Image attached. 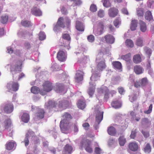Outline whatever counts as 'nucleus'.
I'll return each mask as SVG.
<instances>
[{"label":"nucleus","instance_id":"f257e3e1","mask_svg":"<svg viewBox=\"0 0 154 154\" xmlns=\"http://www.w3.org/2000/svg\"><path fill=\"white\" fill-rule=\"evenodd\" d=\"M110 54L109 51L108 49L104 48L101 49V52L98 53L96 58V62L98 63L97 67L99 71H102L106 67L105 60L103 57V55L106 54L109 56Z\"/></svg>","mask_w":154,"mask_h":154},{"label":"nucleus","instance_id":"f03ea898","mask_svg":"<svg viewBox=\"0 0 154 154\" xmlns=\"http://www.w3.org/2000/svg\"><path fill=\"white\" fill-rule=\"evenodd\" d=\"M72 118L70 114L67 112H65L62 116L60 127L63 133H65V131L69 128L70 120Z\"/></svg>","mask_w":154,"mask_h":154},{"label":"nucleus","instance_id":"7ed1b4c3","mask_svg":"<svg viewBox=\"0 0 154 154\" xmlns=\"http://www.w3.org/2000/svg\"><path fill=\"white\" fill-rule=\"evenodd\" d=\"M92 75L90 78L91 82H89V87L88 90V93L90 97H91L94 92L95 85L93 83V82H95L99 79L100 75L99 73L94 72H92Z\"/></svg>","mask_w":154,"mask_h":154},{"label":"nucleus","instance_id":"20e7f679","mask_svg":"<svg viewBox=\"0 0 154 154\" xmlns=\"http://www.w3.org/2000/svg\"><path fill=\"white\" fill-rule=\"evenodd\" d=\"M30 137H32V140L34 141L35 144L38 143L39 142V140L36 136H35L34 132L29 130L26 134L24 140L22 141V142L24 143L26 146H27L29 145V139Z\"/></svg>","mask_w":154,"mask_h":154},{"label":"nucleus","instance_id":"39448f33","mask_svg":"<svg viewBox=\"0 0 154 154\" xmlns=\"http://www.w3.org/2000/svg\"><path fill=\"white\" fill-rule=\"evenodd\" d=\"M31 108L32 111L34 110L35 109L37 111L34 118L35 120L41 119L44 117L45 112L43 109L38 108L34 106H32Z\"/></svg>","mask_w":154,"mask_h":154},{"label":"nucleus","instance_id":"423d86ee","mask_svg":"<svg viewBox=\"0 0 154 154\" xmlns=\"http://www.w3.org/2000/svg\"><path fill=\"white\" fill-rule=\"evenodd\" d=\"M43 89L40 91V94L44 95L46 94V92L51 91L53 88L52 84L49 81L45 82L43 84Z\"/></svg>","mask_w":154,"mask_h":154},{"label":"nucleus","instance_id":"0eeeda50","mask_svg":"<svg viewBox=\"0 0 154 154\" xmlns=\"http://www.w3.org/2000/svg\"><path fill=\"white\" fill-rule=\"evenodd\" d=\"M103 112L99 110L97 111L96 116V121L94 127L96 130L99 128V125L102 120Z\"/></svg>","mask_w":154,"mask_h":154},{"label":"nucleus","instance_id":"6e6552de","mask_svg":"<svg viewBox=\"0 0 154 154\" xmlns=\"http://www.w3.org/2000/svg\"><path fill=\"white\" fill-rule=\"evenodd\" d=\"M22 64V62L19 61L17 62L15 65H11V66L10 71L13 75V78L14 77L15 74L21 71V66Z\"/></svg>","mask_w":154,"mask_h":154},{"label":"nucleus","instance_id":"1a4fd4ad","mask_svg":"<svg viewBox=\"0 0 154 154\" xmlns=\"http://www.w3.org/2000/svg\"><path fill=\"white\" fill-rule=\"evenodd\" d=\"M103 29V23L102 22H100L98 23L97 28L94 29L93 32L95 35L99 36L102 34Z\"/></svg>","mask_w":154,"mask_h":154},{"label":"nucleus","instance_id":"9d476101","mask_svg":"<svg viewBox=\"0 0 154 154\" xmlns=\"http://www.w3.org/2000/svg\"><path fill=\"white\" fill-rule=\"evenodd\" d=\"M0 109L1 110L3 109L5 112L10 113L13 111L14 107L11 103H7L1 105L0 106Z\"/></svg>","mask_w":154,"mask_h":154},{"label":"nucleus","instance_id":"9b49d317","mask_svg":"<svg viewBox=\"0 0 154 154\" xmlns=\"http://www.w3.org/2000/svg\"><path fill=\"white\" fill-rule=\"evenodd\" d=\"M97 92L100 94H103L104 95V98L106 100H107L109 98V90L105 86H104L100 88L97 89Z\"/></svg>","mask_w":154,"mask_h":154},{"label":"nucleus","instance_id":"f8f14e48","mask_svg":"<svg viewBox=\"0 0 154 154\" xmlns=\"http://www.w3.org/2000/svg\"><path fill=\"white\" fill-rule=\"evenodd\" d=\"M19 87V85L17 82H13L12 84L9 83L8 84L7 88L8 91L11 92L12 91H17Z\"/></svg>","mask_w":154,"mask_h":154},{"label":"nucleus","instance_id":"ddd939ff","mask_svg":"<svg viewBox=\"0 0 154 154\" xmlns=\"http://www.w3.org/2000/svg\"><path fill=\"white\" fill-rule=\"evenodd\" d=\"M57 58L61 62L65 61L67 58L66 53L64 51L60 50L57 53Z\"/></svg>","mask_w":154,"mask_h":154},{"label":"nucleus","instance_id":"4468645a","mask_svg":"<svg viewBox=\"0 0 154 154\" xmlns=\"http://www.w3.org/2000/svg\"><path fill=\"white\" fill-rule=\"evenodd\" d=\"M148 83V80L146 78L142 79L139 82H136L134 84V86L136 88L143 87L146 86Z\"/></svg>","mask_w":154,"mask_h":154},{"label":"nucleus","instance_id":"2eb2a0df","mask_svg":"<svg viewBox=\"0 0 154 154\" xmlns=\"http://www.w3.org/2000/svg\"><path fill=\"white\" fill-rule=\"evenodd\" d=\"M57 104V103L54 101L49 100L47 103H45V107L47 109L51 110V109L55 107Z\"/></svg>","mask_w":154,"mask_h":154},{"label":"nucleus","instance_id":"dca6fc26","mask_svg":"<svg viewBox=\"0 0 154 154\" xmlns=\"http://www.w3.org/2000/svg\"><path fill=\"white\" fill-rule=\"evenodd\" d=\"M84 73L83 71L78 70L75 75V79L77 82H79L83 79Z\"/></svg>","mask_w":154,"mask_h":154},{"label":"nucleus","instance_id":"f3484780","mask_svg":"<svg viewBox=\"0 0 154 154\" xmlns=\"http://www.w3.org/2000/svg\"><path fill=\"white\" fill-rule=\"evenodd\" d=\"M141 124L142 128H146L150 125L151 121L148 118H144L142 119Z\"/></svg>","mask_w":154,"mask_h":154},{"label":"nucleus","instance_id":"a211bd4d","mask_svg":"<svg viewBox=\"0 0 154 154\" xmlns=\"http://www.w3.org/2000/svg\"><path fill=\"white\" fill-rule=\"evenodd\" d=\"M106 42L109 44H113L114 42L115 38L111 35H107L104 37Z\"/></svg>","mask_w":154,"mask_h":154},{"label":"nucleus","instance_id":"6ab92c4d","mask_svg":"<svg viewBox=\"0 0 154 154\" xmlns=\"http://www.w3.org/2000/svg\"><path fill=\"white\" fill-rule=\"evenodd\" d=\"M72 150V146L67 144L64 148L63 154H70Z\"/></svg>","mask_w":154,"mask_h":154},{"label":"nucleus","instance_id":"aec40b11","mask_svg":"<svg viewBox=\"0 0 154 154\" xmlns=\"http://www.w3.org/2000/svg\"><path fill=\"white\" fill-rule=\"evenodd\" d=\"M55 91L58 93H64L66 91H64V87L63 85L61 84H57L55 88Z\"/></svg>","mask_w":154,"mask_h":154},{"label":"nucleus","instance_id":"412c9836","mask_svg":"<svg viewBox=\"0 0 154 154\" xmlns=\"http://www.w3.org/2000/svg\"><path fill=\"white\" fill-rule=\"evenodd\" d=\"M118 10L116 8H113L109 10L108 14L109 17H115L118 13Z\"/></svg>","mask_w":154,"mask_h":154},{"label":"nucleus","instance_id":"4be33fe9","mask_svg":"<svg viewBox=\"0 0 154 154\" xmlns=\"http://www.w3.org/2000/svg\"><path fill=\"white\" fill-rule=\"evenodd\" d=\"M134 71L137 74H140L143 73V68L139 65H136L134 67Z\"/></svg>","mask_w":154,"mask_h":154},{"label":"nucleus","instance_id":"5701e85b","mask_svg":"<svg viewBox=\"0 0 154 154\" xmlns=\"http://www.w3.org/2000/svg\"><path fill=\"white\" fill-rule=\"evenodd\" d=\"M90 145V143L86 141L84 143V144H82V147H83L85 145V149L86 151L89 153H91L93 152V149L91 147Z\"/></svg>","mask_w":154,"mask_h":154},{"label":"nucleus","instance_id":"b1692460","mask_svg":"<svg viewBox=\"0 0 154 154\" xmlns=\"http://www.w3.org/2000/svg\"><path fill=\"white\" fill-rule=\"evenodd\" d=\"M16 146V144L14 141L7 142L6 144V149L8 150L13 149Z\"/></svg>","mask_w":154,"mask_h":154},{"label":"nucleus","instance_id":"393cba45","mask_svg":"<svg viewBox=\"0 0 154 154\" xmlns=\"http://www.w3.org/2000/svg\"><path fill=\"white\" fill-rule=\"evenodd\" d=\"M62 38L66 40L67 41V43H66L64 46L65 47L66 46L67 47V48L69 50V48H68V46H67V45H69L70 43V41L71 40V38L69 35L68 34H63L62 35Z\"/></svg>","mask_w":154,"mask_h":154},{"label":"nucleus","instance_id":"a878e982","mask_svg":"<svg viewBox=\"0 0 154 154\" xmlns=\"http://www.w3.org/2000/svg\"><path fill=\"white\" fill-rule=\"evenodd\" d=\"M11 122L10 119H5L2 124L3 126L5 129H9L11 126Z\"/></svg>","mask_w":154,"mask_h":154},{"label":"nucleus","instance_id":"bb28decb","mask_svg":"<svg viewBox=\"0 0 154 154\" xmlns=\"http://www.w3.org/2000/svg\"><path fill=\"white\" fill-rule=\"evenodd\" d=\"M138 145L136 142H132L129 144V148L132 151H136L138 149Z\"/></svg>","mask_w":154,"mask_h":154},{"label":"nucleus","instance_id":"cd10ccee","mask_svg":"<svg viewBox=\"0 0 154 154\" xmlns=\"http://www.w3.org/2000/svg\"><path fill=\"white\" fill-rule=\"evenodd\" d=\"M32 13L35 16H40L42 14L41 11L36 7H34L31 10Z\"/></svg>","mask_w":154,"mask_h":154},{"label":"nucleus","instance_id":"c85d7f7f","mask_svg":"<svg viewBox=\"0 0 154 154\" xmlns=\"http://www.w3.org/2000/svg\"><path fill=\"white\" fill-rule=\"evenodd\" d=\"M139 23L141 31L143 32H145L147 29V26L146 23L141 20H140Z\"/></svg>","mask_w":154,"mask_h":154},{"label":"nucleus","instance_id":"c756f323","mask_svg":"<svg viewBox=\"0 0 154 154\" xmlns=\"http://www.w3.org/2000/svg\"><path fill=\"white\" fill-rule=\"evenodd\" d=\"M76 29L79 31H83L84 30V26L83 24L79 21H76Z\"/></svg>","mask_w":154,"mask_h":154},{"label":"nucleus","instance_id":"7c9ffc66","mask_svg":"<svg viewBox=\"0 0 154 154\" xmlns=\"http://www.w3.org/2000/svg\"><path fill=\"white\" fill-rule=\"evenodd\" d=\"M133 60V62L136 64L139 63L142 61L141 58L139 54H137L134 55Z\"/></svg>","mask_w":154,"mask_h":154},{"label":"nucleus","instance_id":"2f4dec72","mask_svg":"<svg viewBox=\"0 0 154 154\" xmlns=\"http://www.w3.org/2000/svg\"><path fill=\"white\" fill-rule=\"evenodd\" d=\"M112 64L115 69L122 71V64L120 62L118 61H114L112 63Z\"/></svg>","mask_w":154,"mask_h":154},{"label":"nucleus","instance_id":"473e14b6","mask_svg":"<svg viewBox=\"0 0 154 154\" xmlns=\"http://www.w3.org/2000/svg\"><path fill=\"white\" fill-rule=\"evenodd\" d=\"M7 52L9 54H11L14 52L16 55L19 56L22 53L20 50H17L15 51H14L13 49H12V48L10 47H8L7 48Z\"/></svg>","mask_w":154,"mask_h":154},{"label":"nucleus","instance_id":"72a5a7b5","mask_svg":"<svg viewBox=\"0 0 154 154\" xmlns=\"http://www.w3.org/2000/svg\"><path fill=\"white\" fill-rule=\"evenodd\" d=\"M145 19L149 21H153V17L151 11H147L145 15Z\"/></svg>","mask_w":154,"mask_h":154},{"label":"nucleus","instance_id":"f704fd0d","mask_svg":"<svg viewBox=\"0 0 154 154\" xmlns=\"http://www.w3.org/2000/svg\"><path fill=\"white\" fill-rule=\"evenodd\" d=\"M112 107L115 109H118L121 107L122 104L121 102L118 100L114 101L111 103Z\"/></svg>","mask_w":154,"mask_h":154},{"label":"nucleus","instance_id":"c9c22d12","mask_svg":"<svg viewBox=\"0 0 154 154\" xmlns=\"http://www.w3.org/2000/svg\"><path fill=\"white\" fill-rule=\"evenodd\" d=\"M22 120L25 123H27L29 119V115L26 113H23L21 117Z\"/></svg>","mask_w":154,"mask_h":154},{"label":"nucleus","instance_id":"e433bc0d","mask_svg":"<svg viewBox=\"0 0 154 154\" xmlns=\"http://www.w3.org/2000/svg\"><path fill=\"white\" fill-rule=\"evenodd\" d=\"M131 54L129 53L125 55L122 56L121 58L123 60H125L127 62L130 63L131 62Z\"/></svg>","mask_w":154,"mask_h":154},{"label":"nucleus","instance_id":"4c0bfd02","mask_svg":"<svg viewBox=\"0 0 154 154\" xmlns=\"http://www.w3.org/2000/svg\"><path fill=\"white\" fill-rule=\"evenodd\" d=\"M137 23L138 21L137 20H134L131 21V30L134 31L136 29Z\"/></svg>","mask_w":154,"mask_h":154},{"label":"nucleus","instance_id":"58836bf2","mask_svg":"<svg viewBox=\"0 0 154 154\" xmlns=\"http://www.w3.org/2000/svg\"><path fill=\"white\" fill-rule=\"evenodd\" d=\"M21 24L25 27H29L32 26L31 22L28 20H22L21 22Z\"/></svg>","mask_w":154,"mask_h":154},{"label":"nucleus","instance_id":"ea45409f","mask_svg":"<svg viewBox=\"0 0 154 154\" xmlns=\"http://www.w3.org/2000/svg\"><path fill=\"white\" fill-rule=\"evenodd\" d=\"M108 132L110 135L114 136L116 133V131L114 127L111 126L108 128Z\"/></svg>","mask_w":154,"mask_h":154},{"label":"nucleus","instance_id":"a19ab883","mask_svg":"<svg viewBox=\"0 0 154 154\" xmlns=\"http://www.w3.org/2000/svg\"><path fill=\"white\" fill-rule=\"evenodd\" d=\"M68 106V102L66 101L63 100L59 102L58 107L60 108H65Z\"/></svg>","mask_w":154,"mask_h":154},{"label":"nucleus","instance_id":"79ce46f5","mask_svg":"<svg viewBox=\"0 0 154 154\" xmlns=\"http://www.w3.org/2000/svg\"><path fill=\"white\" fill-rule=\"evenodd\" d=\"M77 106L79 108L83 109L85 107L86 104L84 101L82 100H79Z\"/></svg>","mask_w":154,"mask_h":154},{"label":"nucleus","instance_id":"37998d69","mask_svg":"<svg viewBox=\"0 0 154 154\" xmlns=\"http://www.w3.org/2000/svg\"><path fill=\"white\" fill-rule=\"evenodd\" d=\"M137 15L138 17H143L144 13L143 8H137Z\"/></svg>","mask_w":154,"mask_h":154},{"label":"nucleus","instance_id":"c03bdc74","mask_svg":"<svg viewBox=\"0 0 154 154\" xmlns=\"http://www.w3.org/2000/svg\"><path fill=\"white\" fill-rule=\"evenodd\" d=\"M119 144L121 146H124L126 142V140L123 136L120 137L119 139Z\"/></svg>","mask_w":154,"mask_h":154},{"label":"nucleus","instance_id":"a18cd8bd","mask_svg":"<svg viewBox=\"0 0 154 154\" xmlns=\"http://www.w3.org/2000/svg\"><path fill=\"white\" fill-rule=\"evenodd\" d=\"M18 34L19 35H20L21 36L23 37H25V34H26L28 35H29V37L30 36H32V33H29V32H27L26 31H22V30H20L18 33Z\"/></svg>","mask_w":154,"mask_h":154},{"label":"nucleus","instance_id":"49530a36","mask_svg":"<svg viewBox=\"0 0 154 154\" xmlns=\"http://www.w3.org/2000/svg\"><path fill=\"white\" fill-rule=\"evenodd\" d=\"M63 18L62 17L59 18L57 21V24L61 28H63L65 27L64 23L63 22Z\"/></svg>","mask_w":154,"mask_h":154},{"label":"nucleus","instance_id":"de8ad7c7","mask_svg":"<svg viewBox=\"0 0 154 154\" xmlns=\"http://www.w3.org/2000/svg\"><path fill=\"white\" fill-rule=\"evenodd\" d=\"M31 92L35 94H38V93H40V90L39 88L35 86L32 87L31 89Z\"/></svg>","mask_w":154,"mask_h":154},{"label":"nucleus","instance_id":"09e8293b","mask_svg":"<svg viewBox=\"0 0 154 154\" xmlns=\"http://www.w3.org/2000/svg\"><path fill=\"white\" fill-rule=\"evenodd\" d=\"M144 50L145 51V52L149 58L152 53V51L151 49L148 47H145L144 48Z\"/></svg>","mask_w":154,"mask_h":154},{"label":"nucleus","instance_id":"8fccbe9b","mask_svg":"<svg viewBox=\"0 0 154 154\" xmlns=\"http://www.w3.org/2000/svg\"><path fill=\"white\" fill-rule=\"evenodd\" d=\"M114 25L116 28H118L121 23V20L119 18H116L113 22Z\"/></svg>","mask_w":154,"mask_h":154},{"label":"nucleus","instance_id":"3c124183","mask_svg":"<svg viewBox=\"0 0 154 154\" xmlns=\"http://www.w3.org/2000/svg\"><path fill=\"white\" fill-rule=\"evenodd\" d=\"M8 17L7 15H4L1 17L0 20L1 22L3 24L6 23L8 20Z\"/></svg>","mask_w":154,"mask_h":154},{"label":"nucleus","instance_id":"603ef678","mask_svg":"<svg viewBox=\"0 0 154 154\" xmlns=\"http://www.w3.org/2000/svg\"><path fill=\"white\" fill-rule=\"evenodd\" d=\"M126 45L128 47L132 48L134 46V44L133 41L131 39H128L125 41Z\"/></svg>","mask_w":154,"mask_h":154},{"label":"nucleus","instance_id":"864d4df0","mask_svg":"<svg viewBox=\"0 0 154 154\" xmlns=\"http://www.w3.org/2000/svg\"><path fill=\"white\" fill-rule=\"evenodd\" d=\"M136 45L142 47L143 46V40L142 38H139L136 40Z\"/></svg>","mask_w":154,"mask_h":154},{"label":"nucleus","instance_id":"5fc2aeb1","mask_svg":"<svg viewBox=\"0 0 154 154\" xmlns=\"http://www.w3.org/2000/svg\"><path fill=\"white\" fill-rule=\"evenodd\" d=\"M145 152L149 153L151 151V147L149 143H147L144 148Z\"/></svg>","mask_w":154,"mask_h":154},{"label":"nucleus","instance_id":"6e6d98bb","mask_svg":"<svg viewBox=\"0 0 154 154\" xmlns=\"http://www.w3.org/2000/svg\"><path fill=\"white\" fill-rule=\"evenodd\" d=\"M39 38L41 40H43L46 38V35L45 33L42 32H40L39 34Z\"/></svg>","mask_w":154,"mask_h":154},{"label":"nucleus","instance_id":"4d7b16f0","mask_svg":"<svg viewBox=\"0 0 154 154\" xmlns=\"http://www.w3.org/2000/svg\"><path fill=\"white\" fill-rule=\"evenodd\" d=\"M49 133L51 134H53L54 137V139L57 138V132L55 130V128H53L52 130H50L48 131Z\"/></svg>","mask_w":154,"mask_h":154},{"label":"nucleus","instance_id":"13d9d810","mask_svg":"<svg viewBox=\"0 0 154 154\" xmlns=\"http://www.w3.org/2000/svg\"><path fill=\"white\" fill-rule=\"evenodd\" d=\"M103 5L106 8L109 7L111 6L109 0H103Z\"/></svg>","mask_w":154,"mask_h":154},{"label":"nucleus","instance_id":"bf43d9fd","mask_svg":"<svg viewBox=\"0 0 154 154\" xmlns=\"http://www.w3.org/2000/svg\"><path fill=\"white\" fill-rule=\"evenodd\" d=\"M152 105L151 104L149 106V108L148 110H145L144 111V112L145 114H150L152 112Z\"/></svg>","mask_w":154,"mask_h":154},{"label":"nucleus","instance_id":"052dcab7","mask_svg":"<svg viewBox=\"0 0 154 154\" xmlns=\"http://www.w3.org/2000/svg\"><path fill=\"white\" fill-rule=\"evenodd\" d=\"M88 41L90 42H93L94 41V37L92 35H89L87 37Z\"/></svg>","mask_w":154,"mask_h":154},{"label":"nucleus","instance_id":"680f3d73","mask_svg":"<svg viewBox=\"0 0 154 154\" xmlns=\"http://www.w3.org/2000/svg\"><path fill=\"white\" fill-rule=\"evenodd\" d=\"M74 3L72 5L73 6L75 5H79L82 4V2L81 0H75Z\"/></svg>","mask_w":154,"mask_h":154},{"label":"nucleus","instance_id":"e2e57ef3","mask_svg":"<svg viewBox=\"0 0 154 154\" xmlns=\"http://www.w3.org/2000/svg\"><path fill=\"white\" fill-rule=\"evenodd\" d=\"M24 47L27 49H30L31 47L30 43L27 42H25L24 44Z\"/></svg>","mask_w":154,"mask_h":154},{"label":"nucleus","instance_id":"0e129e2a","mask_svg":"<svg viewBox=\"0 0 154 154\" xmlns=\"http://www.w3.org/2000/svg\"><path fill=\"white\" fill-rule=\"evenodd\" d=\"M90 10L93 12H94L97 10L96 6L94 5H92L90 7Z\"/></svg>","mask_w":154,"mask_h":154},{"label":"nucleus","instance_id":"69168bd1","mask_svg":"<svg viewBox=\"0 0 154 154\" xmlns=\"http://www.w3.org/2000/svg\"><path fill=\"white\" fill-rule=\"evenodd\" d=\"M51 68L52 69L53 71L57 70L59 69L58 65L56 63L53 64L51 67Z\"/></svg>","mask_w":154,"mask_h":154},{"label":"nucleus","instance_id":"338daca9","mask_svg":"<svg viewBox=\"0 0 154 154\" xmlns=\"http://www.w3.org/2000/svg\"><path fill=\"white\" fill-rule=\"evenodd\" d=\"M98 16L100 17H103L104 15V11L102 10H100L98 12Z\"/></svg>","mask_w":154,"mask_h":154},{"label":"nucleus","instance_id":"774afa93","mask_svg":"<svg viewBox=\"0 0 154 154\" xmlns=\"http://www.w3.org/2000/svg\"><path fill=\"white\" fill-rule=\"evenodd\" d=\"M101 151V149L99 147H96L95 149V152L96 154H100Z\"/></svg>","mask_w":154,"mask_h":154}]
</instances>
